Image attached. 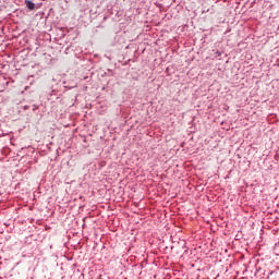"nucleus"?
<instances>
[{
	"mask_svg": "<svg viewBox=\"0 0 279 279\" xmlns=\"http://www.w3.org/2000/svg\"><path fill=\"white\" fill-rule=\"evenodd\" d=\"M25 5L26 8H28V10H34V8H36V4H34V2H32L31 0H26Z\"/></svg>",
	"mask_w": 279,
	"mask_h": 279,
	"instance_id": "nucleus-1",
	"label": "nucleus"
}]
</instances>
